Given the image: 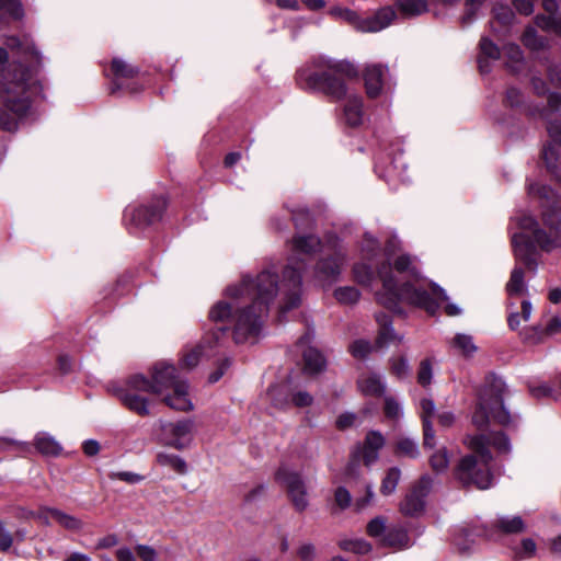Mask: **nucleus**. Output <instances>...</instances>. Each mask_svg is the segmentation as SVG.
I'll return each instance as SVG.
<instances>
[{
	"mask_svg": "<svg viewBox=\"0 0 561 561\" xmlns=\"http://www.w3.org/2000/svg\"><path fill=\"white\" fill-rule=\"evenodd\" d=\"M313 398L306 391H299L293 396V403L298 408L309 407Z\"/></svg>",
	"mask_w": 561,
	"mask_h": 561,
	"instance_id": "nucleus-62",
	"label": "nucleus"
},
{
	"mask_svg": "<svg viewBox=\"0 0 561 561\" xmlns=\"http://www.w3.org/2000/svg\"><path fill=\"white\" fill-rule=\"evenodd\" d=\"M390 270L388 263H383L378 268V276L382 282V290L377 293V300L387 309L396 313H402L400 304H407L434 314L438 308V301L447 300L444 289L437 286L432 288V296L410 282L398 285V280L394 279Z\"/></svg>",
	"mask_w": 561,
	"mask_h": 561,
	"instance_id": "nucleus-4",
	"label": "nucleus"
},
{
	"mask_svg": "<svg viewBox=\"0 0 561 561\" xmlns=\"http://www.w3.org/2000/svg\"><path fill=\"white\" fill-rule=\"evenodd\" d=\"M322 248L320 239L314 234H298L291 240V256L283 273V284L278 285L276 274L264 270L255 278L243 276L237 285L226 289V298L215 304L209 310V319L222 323L218 331H232L236 343L253 342L260 335L263 318L277 293L286 295L282 311L298 306L301 268L304 263L299 254L311 255Z\"/></svg>",
	"mask_w": 561,
	"mask_h": 561,
	"instance_id": "nucleus-1",
	"label": "nucleus"
},
{
	"mask_svg": "<svg viewBox=\"0 0 561 561\" xmlns=\"http://www.w3.org/2000/svg\"><path fill=\"white\" fill-rule=\"evenodd\" d=\"M432 489V479L427 476L422 477L413 486L411 492L419 495L423 501Z\"/></svg>",
	"mask_w": 561,
	"mask_h": 561,
	"instance_id": "nucleus-49",
	"label": "nucleus"
},
{
	"mask_svg": "<svg viewBox=\"0 0 561 561\" xmlns=\"http://www.w3.org/2000/svg\"><path fill=\"white\" fill-rule=\"evenodd\" d=\"M431 467L433 470L440 472L447 469L449 465V457L446 448H440L434 453L430 458Z\"/></svg>",
	"mask_w": 561,
	"mask_h": 561,
	"instance_id": "nucleus-40",
	"label": "nucleus"
},
{
	"mask_svg": "<svg viewBox=\"0 0 561 561\" xmlns=\"http://www.w3.org/2000/svg\"><path fill=\"white\" fill-rule=\"evenodd\" d=\"M376 321L378 323V336L376 340V345L378 347H386L392 343H401L403 341V336L399 335L394 332L391 325L390 317L385 312H379L376 314Z\"/></svg>",
	"mask_w": 561,
	"mask_h": 561,
	"instance_id": "nucleus-14",
	"label": "nucleus"
},
{
	"mask_svg": "<svg viewBox=\"0 0 561 561\" xmlns=\"http://www.w3.org/2000/svg\"><path fill=\"white\" fill-rule=\"evenodd\" d=\"M526 290L524 283V271L520 267H515L512 273L510 280L506 284V291L510 296L522 295Z\"/></svg>",
	"mask_w": 561,
	"mask_h": 561,
	"instance_id": "nucleus-33",
	"label": "nucleus"
},
{
	"mask_svg": "<svg viewBox=\"0 0 561 561\" xmlns=\"http://www.w3.org/2000/svg\"><path fill=\"white\" fill-rule=\"evenodd\" d=\"M304 370L309 375L318 374L325 367L323 355L314 347H307L302 352Z\"/></svg>",
	"mask_w": 561,
	"mask_h": 561,
	"instance_id": "nucleus-21",
	"label": "nucleus"
},
{
	"mask_svg": "<svg viewBox=\"0 0 561 561\" xmlns=\"http://www.w3.org/2000/svg\"><path fill=\"white\" fill-rule=\"evenodd\" d=\"M342 20L350 23L357 31L362 32V27L364 26V25H362V24H364V18L358 15L357 12H355L351 9H347L346 11H344V15L342 16Z\"/></svg>",
	"mask_w": 561,
	"mask_h": 561,
	"instance_id": "nucleus-56",
	"label": "nucleus"
},
{
	"mask_svg": "<svg viewBox=\"0 0 561 561\" xmlns=\"http://www.w3.org/2000/svg\"><path fill=\"white\" fill-rule=\"evenodd\" d=\"M386 439L378 431L367 433L362 448V458L366 467H370L379 458V450L383 448Z\"/></svg>",
	"mask_w": 561,
	"mask_h": 561,
	"instance_id": "nucleus-12",
	"label": "nucleus"
},
{
	"mask_svg": "<svg viewBox=\"0 0 561 561\" xmlns=\"http://www.w3.org/2000/svg\"><path fill=\"white\" fill-rule=\"evenodd\" d=\"M5 45L11 50H16L18 53L23 55H30L36 61L39 59V53L36 50L34 44L27 37L21 39L16 36H8L5 38Z\"/></svg>",
	"mask_w": 561,
	"mask_h": 561,
	"instance_id": "nucleus-26",
	"label": "nucleus"
},
{
	"mask_svg": "<svg viewBox=\"0 0 561 561\" xmlns=\"http://www.w3.org/2000/svg\"><path fill=\"white\" fill-rule=\"evenodd\" d=\"M409 371V363L404 357H399L391 360V373L398 378L407 377Z\"/></svg>",
	"mask_w": 561,
	"mask_h": 561,
	"instance_id": "nucleus-53",
	"label": "nucleus"
},
{
	"mask_svg": "<svg viewBox=\"0 0 561 561\" xmlns=\"http://www.w3.org/2000/svg\"><path fill=\"white\" fill-rule=\"evenodd\" d=\"M385 414L388 419L398 420L402 415V408L392 397L385 399Z\"/></svg>",
	"mask_w": 561,
	"mask_h": 561,
	"instance_id": "nucleus-47",
	"label": "nucleus"
},
{
	"mask_svg": "<svg viewBox=\"0 0 561 561\" xmlns=\"http://www.w3.org/2000/svg\"><path fill=\"white\" fill-rule=\"evenodd\" d=\"M536 24L543 30H550V31H553L554 33L561 35V16L560 18L537 16Z\"/></svg>",
	"mask_w": 561,
	"mask_h": 561,
	"instance_id": "nucleus-45",
	"label": "nucleus"
},
{
	"mask_svg": "<svg viewBox=\"0 0 561 561\" xmlns=\"http://www.w3.org/2000/svg\"><path fill=\"white\" fill-rule=\"evenodd\" d=\"M399 12L405 18L421 15L428 9V0H396Z\"/></svg>",
	"mask_w": 561,
	"mask_h": 561,
	"instance_id": "nucleus-25",
	"label": "nucleus"
},
{
	"mask_svg": "<svg viewBox=\"0 0 561 561\" xmlns=\"http://www.w3.org/2000/svg\"><path fill=\"white\" fill-rule=\"evenodd\" d=\"M161 442L175 449L185 448L192 440L194 422L190 419L176 422L159 421Z\"/></svg>",
	"mask_w": 561,
	"mask_h": 561,
	"instance_id": "nucleus-10",
	"label": "nucleus"
},
{
	"mask_svg": "<svg viewBox=\"0 0 561 561\" xmlns=\"http://www.w3.org/2000/svg\"><path fill=\"white\" fill-rule=\"evenodd\" d=\"M383 546L394 548H407L409 545V536L402 528H389L381 538Z\"/></svg>",
	"mask_w": 561,
	"mask_h": 561,
	"instance_id": "nucleus-29",
	"label": "nucleus"
},
{
	"mask_svg": "<svg viewBox=\"0 0 561 561\" xmlns=\"http://www.w3.org/2000/svg\"><path fill=\"white\" fill-rule=\"evenodd\" d=\"M394 270L398 273H409L411 275L415 274V268L412 265L411 257L409 255L402 254L399 255L393 262Z\"/></svg>",
	"mask_w": 561,
	"mask_h": 561,
	"instance_id": "nucleus-52",
	"label": "nucleus"
},
{
	"mask_svg": "<svg viewBox=\"0 0 561 561\" xmlns=\"http://www.w3.org/2000/svg\"><path fill=\"white\" fill-rule=\"evenodd\" d=\"M481 55L478 59L479 69L481 73H488L490 71L489 59L496 60L501 56L500 48L486 37H482L480 41Z\"/></svg>",
	"mask_w": 561,
	"mask_h": 561,
	"instance_id": "nucleus-20",
	"label": "nucleus"
},
{
	"mask_svg": "<svg viewBox=\"0 0 561 561\" xmlns=\"http://www.w3.org/2000/svg\"><path fill=\"white\" fill-rule=\"evenodd\" d=\"M275 480L285 486L287 494L298 512H302L308 506L307 488L299 472L282 465L275 472Z\"/></svg>",
	"mask_w": 561,
	"mask_h": 561,
	"instance_id": "nucleus-9",
	"label": "nucleus"
},
{
	"mask_svg": "<svg viewBox=\"0 0 561 561\" xmlns=\"http://www.w3.org/2000/svg\"><path fill=\"white\" fill-rule=\"evenodd\" d=\"M493 13L494 19L502 25H508L514 18L513 11L507 5L503 4L495 5Z\"/></svg>",
	"mask_w": 561,
	"mask_h": 561,
	"instance_id": "nucleus-46",
	"label": "nucleus"
},
{
	"mask_svg": "<svg viewBox=\"0 0 561 561\" xmlns=\"http://www.w3.org/2000/svg\"><path fill=\"white\" fill-rule=\"evenodd\" d=\"M357 386L365 396L380 397L385 392V383L380 376L373 373L363 374L357 380Z\"/></svg>",
	"mask_w": 561,
	"mask_h": 561,
	"instance_id": "nucleus-19",
	"label": "nucleus"
},
{
	"mask_svg": "<svg viewBox=\"0 0 561 561\" xmlns=\"http://www.w3.org/2000/svg\"><path fill=\"white\" fill-rule=\"evenodd\" d=\"M353 275L354 279L363 286H370L374 280V271L371 265L364 262L354 265Z\"/></svg>",
	"mask_w": 561,
	"mask_h": 561,
	"instance_id": "nucleus-35",
	"label": "nucleus"
},
{
	"mask_svg": "<svg viewBox=\"0 0 561 561\" xmlns=\"http://www.w3.org/2000/svg\"><path fill=\"white\" fill-rule=\"evenodd\" d=\"M313 70L301 68L297 82L305 90L321 91L336 100L346 94V80L357 77V69L348 61L319 57L313 60Z\"/></svg>",
	"mask_w": 561,
	"mask_h": 561,
	"instance_id": "nucleus-5",
	"label": "nucleus"
},
{
	"mask_svg": "<svg viewBox=\"0 0 561 561\" xmlns=\"http://www.w3.org/2000/svg\"><path fill=\"white\" fill-rule=\"evenodd\" d=\"M522 93L516 88H510L506 91L505 101L510 106H517L522 102Z\"/></svg>",
	"mask_w": 561,
	"mask_h": 561,
	"instance_id": "nucleus-64",
	"label": "nucleus"
},
{
	"mask_svg": "<svg viewBox=\"0 0 561 561\" xmlns=\"http://www.w3.org/2000/svg\"><path fill=\"white\" fill-rule=\"evenodd\" d=\"M202 354H203L202 345H198V346L190 350L188 352H186L183 355V357L181 359V365L187 369H192V368L196 367Z\"/></svg>",
	"mask_w": 561,
	"mask_h": 561,
	"instance_id": "nucleus-42",
	"label": "nucleus"
},
{
	"mask_svg": "<svg viewBox=\"0 0 561 561\" xmlns=\"http://www.w3.org/2000/svg\"><path fill=\"white\" fill-rule=\"evenodd\" d=\"M519 226L525 231H531L534 241L547 252L561 247V219L554 209L543 211V227L539 228L538 222L531 216H524Z\"/></svg>",
	"mask_w": 561,
	"mask_h": 561,
	"instance_id": "nucleus-7",
	"label": "nucleus"
},
{
	"mask_svg": "<svg viewBox=\"0 0 561 561\" xmlns=\"http://www.w3.org/2000/svg\"><path fill=\"white\" fill-rule=\"evenodd\" d=\"M149 392L161 397L162 401L173 410L191 411L193 409L188 385L171 364H156L151 379L142 375L131 376L124 387L116 390V396L128 410L140 416H147L150 414V409L144 393Z\"/></svg>",
	"mask_w": 561,
	"mask_h": 561,
	"instance_id": "nucleus-3",
	"label": "nucleus"
},
{
	"mask_svg": "<svg viewBox=\"0 0 561 561\" xmlns=\"http://www.w3.org/2000/svg\"><path fill=\"white\" fill-rule=\"evenodd\" d=\"M514 252L517 259L524 261L529 267L536 266V260L534 259V247L528 242V238L525 233H515L512 238Z\"/></svg>",
	"mask_w": 561,
	"mask_h": 561,
	"instance_id": "nucleus-17",
	"label": "nucleus"
},
{
	"mask_svg": "<svg viewBox=\"0 0 561 561\" xmlns=\"http://www.w3.org/2000/svg\"><path fill=\"white\" fill-rule=\"evenodd\" d=\"M493 526L495 530L507 535L520 534L526 529V525L520 516H501Z\"/></svg>",
	"mask_w": 561,
	"mask_h": 561,
	"instance_id": "nucleus-23",
	"label": "nucleus"
},
{
	"mask_svg": "<svg viewBox=\"0 0 561 561\" xmlns=\"http://www.w3.org/2000/svg\"><path fill=\"white\" fill-rule=\"evenodd\" d=\"M112 71L115 77L114 88L112 92L121 89V85L117 82L119 79H131L135 78L139 72L137 67H134L133 65H129L119 58H114L112 60Z\"/></svg>",
	"mask_w": 561,
	"mask_h": 561,
	"instance_id": "nucleus-24",
	"label": "nucleus"
},
{
	"mask_svg": "<svg viewBox=\"0 0 561 561\" xmlns=\"http://www.w3.org/2000/svg\"><path fill=\"white\" fill-rule=\"evenodd\" d=\"M561 112V94L551 93L548 99V133L551 137V141L543 149V160L551 171H554L558 167V162L561 160V123L552 121V113Z\"/></svg>",
	"mask_w": 561,
	"mask_h": 561,
	"instance_id": "nucleus-8",
	"label": "nucleus"
},
{
	"mask_svg": "<svg viewBox=\"0 0 561 561\" xmlns=\"http://www.w3.org/2000/svg\"><path fill=\"white\" fill-rule=\"evenodd\" d=\"M346 262V254L341 247H334L333 253L321 259L316 266V277L322 282L335 280Z\"/></svg>",
	"mask_w": 561,
	"mask_h": 561,
	"instance_id": "nucleus-11",
	"label": "nucleus"
},
{
	"mask_svg": "<svg viewBox=\"0 0 561 561\" xmlns=\"http://www.w3.org/2000/svg\"><path fill=\"white\" fill-rule=\"evenodd\" d=\"M396 11L392 7L379 9L375 14L364 18L362 32L375 33L388 27L396 19Z\"/></svg>",
	"mask_w": 561,
	"mask_h": 561,
	"instance_id": "nucleus-13",
	"label": "nucleus"
},
{
	"mask_svg": "<svg viewBox=\"0 0 561 561\" xmlns=\"http://www.w3.org/2000/svg\"><path fill=\"white\" fill-rule=\"evenodd\" d=\"M379 251L378 241L369 233H365L360 252L364 260L373 261V259L377 255Z\"/></svg>",
	"mask_w": 561,
	"mask_h": 561,
	"instance_id": "nucleus-39",
	"label": "nucleus"
},
{
	"mask_svg": "<svg viewBox=\"0 0 561 561\" xmlns=\"http://www.w3.org/2000/svg\"><path fill=\"white\" fill-rule=\"evenodd\" d=\"M523 43L526 47L537 50L543 47V39L538 36L534 27H527L523 34Z\"/></svg>",
	"mask_w": 561,
	"mask_h": 561,
	"instance_id": "nucleus-41",
	"label": "nucleus"
},
{
	"mask_svg": "<svg viewBox=\"0 0 561 561\" xmlns=\"http://www.w3.org/2000/svg\"><path fill=\"white\" fill-rule=\"evenodd\" d=\"M421 419L423 424L425 421H431L435 414V403L432 399L424 398L420 401Z\"/></svg>",
	"mask_w": 561,
	"mask_h": 561,
	"instance_id": "nucleus-54",
	"label": "nucleus"
},
{
	"mask_svg": "<svg viewBox=\"0 0 561 561\" xmlns=\"http://www.w3.org/2000/svg\"><path fill=\"white\" fill-rule=\"evenodd\" d=\"M34 446L43 456L56 457L62 451L61 445L47 432H39L34 437Z\"/></svg>",
	"mask_w": 561,
	"mask_h": 561,
	"instance_id": "nucleus-18",
	"label": "nucleus"
},
{
	"mask_svg": "<svg viewBox=\"0 0 561 561\" xmlns=\"http://www.w3.org/2000/svg\"><path fill=\"white\" fill-rule=\"evenodd\" d=\"M157 462L163 467H170L180 474L187 472V465L183 458L173 454L160 453L157 455Z\"/></svg>",
	"mask_w": 561,
	"mask_h": 561,
	"instance_id": "nucleus-31",
	"label": "nucleus"
},
{
	"mask_svg": "<svg viewBox=\"0 0 561 561\" xmlns=\"http://www.w3.org/2000/svg\"><path fill=\"white\" fill-rule=\"evenodd\" d=\"M528 192L533 196H537L545 201H550L553 198L554 194L553 191L547 186L539 183H534L528 186Z\"/></svg>",
	"mask_w": 561,
	"mask_h": 561,
	"instance_id": "nucleus-51",
	"label": "nucleus"
},
{
	"mask_svg": "<svg viewBox=\"0 0 561 561\" xmlns=\"http://www.w3.org/2000/svg\"><path fill=\"white\" fill-rule=\"evenodd\" d=\"M387 531L386 518L377 516L367 524V534L370 537H383Z\"/></svg>",
	"mask_w": 561,
	"mask_h": 561,
	"instance_id": "nucleus-44",
	"label": "nucleus"
},
{
	"mask_svg": "<svg viewBox=\"0 0 561 561\" xmlns=\"http://www.w3.org/2000/svg\"><path fill=\"white\" fill-rule=\"evenodd\" d=\"M316 547L311 542H304L297 550V556L301 561H313L316 558Z\"/></svg>",
	"mask_w": 561,
	"mask_h": 561,
	"instance_id": "nucleus-55",
	"label": "nucleus"
},
{
	"mask_svg": "<svg viewBox=\"0 0 561 561\" xmlns=\"http://www.w3.org/2000/svg\"><path fill=\"white\" fill-rule=\"evenodd\" d=\"M5 16H10L14 20H19L23 16L20 0H0V22Z\"/></svg>",
	"mask_w": 561,
	"mask_h": 561,
	"instance_id": "nucleus-34",
	"label": "nucleus"
},
{
	"mask_svg": "<svg viewBox=\"0 0 561 561\" xmlns=\"http://www.w3.org/2000/svg\"><path fill=\"white\" fill-rule=\"evenodd\" d=\"M335 299L344 305H352L358 301L360 293L353 286L339 287L334 291Z\"/></svg>",
	"mask_w": 561,
	"mask_h": 561,
	"instance_id": "nucleus-38",
	"label": "nucleus"
},
{
	"mask_svg": "<svg viewBox=\"0 0 561 561\" xmlns=\"http://www.w3.org/2000/svg\"><path fill=\"white\" fill-rule=\"evenodd\" d=\"M371 351V345L365 340H357L350 345V352L356 358L366 357Z\"/></svg>",
	"mask_w": 561,
	"mask_h": 561,
	"instance_id": "nucleus-50",
	"label": "nucleus"
},
{
	"mask_svg": "<svg viewBox=\"0 0 561 561\" xmlns=\"http://www.w3.org/2000/svg\"><path fill=\"white\" fill-rule=\"evenodd\" d=\"M53 520L69 531H80L83 528V522L80 518L58 508L53 511Z\"/></svg>",
	"mask_w": 561,
	"mask_h": 561,
	"instance_id": "nucleus-28",
	"label": "nucleus"
},
{
	"mask_svg": "<svg viewBox=\"0 0 561 561\" xmlns=\"http://www.w3.org/2000/svg\"><path fill=\"white\" fill-rule=\"evenodd\" d=\"M401 480V470L398 467H391L386 472L381 480L380 493L385 496L394 493L397 485Z\"/></svg>",
	"mask_w": 561,
	"mask_h": 561,
	"instance_id": "nucleus-30",
	"label": "nucleus"
},
{
	"mask_svg": "<svg viewBox=\"0 0 561 561\" xmlns=\"http://www.w3.org/2000/svg\"><path fill=\"white\" fill-rule=\"evenodd\" d=\"M423 435H424V447L432 448L435 445V433L433 430V425L431 421H425L423 424Z\"/></svg>",
	"mask_w": 561,
	"mask_h": 561,
	"instance_id": "nucleus-61",
	"label": "nucleus"
},
{
	"mask_svg": "<svg viewBox=\"0 0 561 561\" xmlns=\"http://www.w3.org/2000/svg\"><path fill=\"white\" fill-rule=\"evenodd\" d=\"M450 345L465 357H471L478 351V346L476 345L473 337L465 333H457L450 340Z\"/></svg>",
	"mask_w": 561,
	"mask_h": 561,
	"instance_id": "nucleus-27",
	"label": "nucleus"
},
{
	"mask_svg": "<svg viewBox=\"0 0 561 561\" xmlns=\"http://www.w3.org/2000/svg\"><path fill=\"white\" fill-rule=\"evenodd\" d=\"M344 118L348 126L356 127L363 122V103L362 99L352 96L344 106Z\"/></svg>",
	"mask_w": 561,
	"mask_h": 561,
	"instance_id": "nucleus-22",
	"label": "nucleus"
},
{
	"mask_svg": "<svg viewBox=\"0 0 561 561\" xmlns=\"http://www.w3.org/2000/svg\"><path fill=\"white\" fill-rule=\"evenodd\" d=\"M503 51H504V55L508 59L507 66L513 71H518L519 66L523 64V60H524L523 51L519 48V46L516 44H507L504 46Z\"/></svg>",
	"mask_w": 561,
	"mask_h": 561,
	"instance_id": "nucleus-36",
	"label": "nucleus"
},
{
	"mask_svg": "<svg viewBox=\"0 0 561 561\" xmlns=\"http://www.w3.org/2000/svg\"><path fill=\"white\" fill-rule=\"evenodd\" d=\"M53 511H55L54 507L43 506L36 513L32 514L34 515V518L41 522L43 525L49 526L50 519H53Z\"/></svg>",
	"mask_w": 561,
	"mask_h": 561,
	"instance_id": "nucleus-59",
	"label": "nucleus"
},
{
	"mask_svg": "<svg viewBox=\"0 0 561 561\" xmlns=\"http://www.w3.org/2000/svg\"><path fill=\"white\" fill-rule=\"evenodd\" d=\"M506 385L502 378L490 375L485 378L484 386L479 396V402L472 415V424L480 434L467 436L463 443L476 455L463 457L457 468L458 479L466 485L473 484L478 489L485 490L492 484V474L489 463L492 455L489 447L493 446L500 453H508L511 445L503 433H485L491 421L510 426L514 423V416L504 407Z\"/></svg>",
	"mask_w": 561,
	"mask_h": 561,
	"instance_id": "nucleus-2",
	"label": "nucleus"
},
{
	"mask_svg": "<svg viewBox=\"0 0 561 561\" xmlns=\"http://www.w3.org/2000/svg\"><path fill=\"white\" fill-rule=\"evenodd\" d=\"M13 543V537L9 530L5 529L2 522H0V550L8 551Z\"/></svg>",
	"mask_w": 561,
	"mask_h": 561,
	"instance_id": "nucleus-60",
	"label": "nucleus"
},
{
	"mask_svg": "<svg viewBox=\"0 0 561 561\" xmlns=\"http://www.w3.org/2000/svg\"><path fill=\"white\" fill-rule=\"evenodd\" d=\"M164 206L161 201L158 205L137 207L130 213V219L136 226H149L161 218Z\"/></svg>",
	"mask_w": 561,
	"mask_h": 561,
	"instance_id": "nucleus-15",
	"label": "nucleus"
},
{
	"mask_svg": "<svg viewBox=\"0 0 561 561\" xmlns=\"http://www.w3.org/2000/svg\"><path fill=\"white\" fill-rule=\"evenodd\" d=\"M111 480H121L129 484H136L144 480V477L131 471H116L108 474Z\"/></svg>",
	"mask_w": 561,
	"mask_h": 561,
	"instance_id": "nucleus-48",
	"label": "nucleus"
},
{
	"mask_svg": "<svg viewBox=\"0 0 561 561\" xmlns=\"http://www.w3.org/2000/svg\"><path fill=\"white\" fill-rule=\"evenodd\" d=\"M386 70L387 69L380 65H369L365 68L364 80L369 98H376L380 94Z\"/></svg>",
	"mask_w": 561,
	"mask_h": 561,
	"instance_id": "nucleus-16",
	"label": "nucleus"
},
{
	"mask_svg": "<svg viewBox=\"0 0 561 561\" xmlns=\"http://www.w3.org/2000/svg\"><path fill=\"white\" fill-rule=\"evenodd\" d=\"M400 510L404 515H417L424 510V501L419 495L410 492L402 501Z\"/></svg>",
	"mask_w": 561,
	"mask_h": 561,
	"instance_id": "nucleus-32",
	"label": "nucleus"
},
{
	"mask_svg": "<svg viewBox=\"0 0 561 561\" xmlns=\"http://www.w3.org/2000/svg\"><path fill=\"white\" fill-rule=\"evenodd\" d=\"M18 66L14 68L16 70ZM28 72L19 65V75L2 69L0 79V128L15 131L18 123L30 108Z\"/></svg>",
	"mask_w": 561,
	"mask_h": 561,
	"instance_id": "nucleus-6",
	"label": "nucleus"
},
{
	"mask_svg": "<svg viewBox=\"0 0 561 561\" xmlns=\"http://www.w3.org/2000/svg\"><path fill=\"white\" fill-rule=\"evenodd\" d=\"M537 0H513L516 10L525 15H529L534 11V4Z\"/></svg>",
	"mask_w": 561,
	"mask_h": 561,
	"instance_id": "nucleus-63",
	"label": "nucleus"
},
{
	"mask_svg": "<svg viewBox=\"0 0 561 561\" xmlns=\"http://www.w3.org/2000/svg\"><path fill=\"white\" fill-rule=\"evenodd\" d=\"M396 455L416 458L420 455L416 442L408 437L400 438L396 445Z\"/></svg>",
	"mask_w": 561,
	"mask_h": 561,
	"instance_id": "nucleus-37",
	"label": "nucleus"
},
{
	"mask_svg": "<svg viewBox=\"0 0 561 561\" xmlns=\"http://www.w3.org/2000/svg\"><path fill=\"white\" fill-rule=\"evenodd\" d=\"M433 378V366L430 359H423L420 363L419 371H417V382L426 387L431 383Z\"/></svg>",
	"mask_w": 561,
	"mask_h": 561,
	"instance_id": "nucleus-43",
	"label": "nucleus"
},
{
	"mask_svg": "<svg viewBox=\"0 0 561 561\" xmlns=\"http://www.w3.org/2000/svg\"><path fill=\"white\" fill-rule=\"evenodd\" d=\"M334 499H335L336 504L341 508L348 507L351 504V500H352L350 492L343 486H340L336 489Z\"/></svg>",
	"mask_w": 561,
	"mask_h": 561,
	"instance_id": "nucleus-58",
	"label": "nucleus"
},
{
	"mask_svg": "<svg viewBox=\"0 0 561 561\" xmlns=\"http://www.w3.org/2000/svg\"><path fill=\"white\" fill-rule=\"evenodd\" d=\"M136 552L142 561H156L157 560V551L150 546L137 545Z\"/></svg>",
	"mask_w": 561,
	"mask_h": 561,
	"instance_id": "nucleus-57",
	"label": "nucleus"
}]
</instances>
